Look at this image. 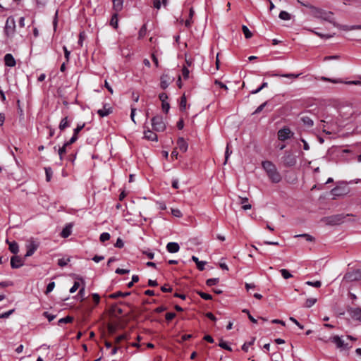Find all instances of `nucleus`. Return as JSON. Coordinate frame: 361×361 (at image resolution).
I'll return each mask as SVG.
<instances>
[{
    "instance_id": "423d86ee",
    "label": "nucleus",
    "mask_w": 361,
    "mask_h": 361,
    "mask_svg": "<svg viewBox=\"0 0 361 361\" xmlns=\"http://www.w3.org/2000/svg\"><path fill=\"white\" fill-rule=\"evenodd\" d=\"M293 136V133L288 127H284L278 131V139L281 141H285Z\"/></svg>"
},
{
    "instance_id": "4468645a",
    "label": "nucleus",
    "mask_w": 361,
    "mask_h": 361,
    "mask_svg": "<svg viewBox=\"0 0 361 361\" xmlns=\"http://www.w3.org/2000/svg\"><path fill=\"white\" fill-rule=\"evenodd\" d=\"M177 145L179 149L185 152L188 150V145L183 137H179L177 140Z\"/></svg>"
},
{
    "instance_id": "39448f33",
    "label": "nucleus",
    "mask_w": 361,
    "mask_h": 361,
    "mask_svg": "<svg viewBox=\"0 0 361 361\" xmlns=\"http://www.w3.org/2000/svg\"><path fill=\"white\" fill-rule=\"evenodd\" d=\"M329 340L336 344L337 348L340 349L341 350H348L351 348L350 345H348V343H345V341L338 336H334L333 337H331Z\"/></svg>"
},
{
    "instance_id": "e2e57ef3",
    "label": "nucleus",
    "mask_w": 361,
    "mask_h": 361,
    "mask_svg": "<svg viewBox=\"0 0 361 361\" xmlns=\"http://www.w3.org/2000/svg\"><path fill=\"white\" fill-rule=\"evenodd\" d=\"M124 245L123 241L121 238H118L115 243V247L122 248Z\"/></svg>"
},
{
    "instance_id": "2eb2a0df",
    "label": "nucleus",
    "mask_w": 361,
    "mask_h": 361,
    "mask_svg": "<svg viewBox=\"0 0 361 361\" xmlns=\"http://www.w3.org/2000/svg\"><path fill=\"white\" fill-rule=\"evenodd\" d=\"M4 62L6 66L13 67L16 66V60L11 54H6L4 56Z\"/></svg>"
},
{
    "instance_id": "c03bdc74",
    "label": "nucleus",
    "mask_w": 361,
    "mask_h": 361,
    "mask_svg": "<svg viewBox=\"0 0 361 361\" xmlns=\"http://www.w3.org/2000/svg\"><path fill=\"white\" fill-rule=\"evenodd\" d=\"M147 33L146 25H143L139 31V38H143Z\"/></svg>"
},
{
    "instance_id": "a211bd4d",
    "label": "nucleus",
    "mask_w": 361,
    "mask_h": 361,
    "mask_svg": "<svg viewBox=\"0 0 361 361\" xmlns=\"http://www.w3.org/2000/svg\"><path fill=\"white\" fill-rule=\"evenodd\" d=\"M6 243L8 244L9 245V250L13 253V254H17L19 251V247H18V245L16 242L15 241H13V242H9L8 240H6Z\"/></svg>"
},
{
    "instance_id": "9b49d317",
    "label": "nucleus",
    "mask_w": 361,
    "mask_h": 361,
    "mask_svg": "<svg viewBox=\"0 0 361 361\" xmlns=\"http://www.w3.org/2000/svg\"><path fill=\"white\" fill-rule=\"evenodd\" d=\"M23 265L22 258L18 255L13 256L11 259V266L13 269H18Z\"/></svg>"
},
{
    "instance_id": "f03ea898",
    "label": "nucleus",
    "mask_w": 361,
    "mask_h": 361,
    "mask_svg": "<svg viewBox=\"0 0 361 361\" xmlns=\"http://www.w3.org/2000/svg\"><path fill=\"white\" fill-rule=\"evenodd\" d=\"M310 13L311 14L317 18L322 19L325 21H328L330 23H333L334 19L333 17V13L330 11H326L323 9L314 7V6H310Z\"/></svg>"
},
{
    "instance_id": "a878e982",
    "label": "nucleus",
    "mask_w": 361,
    "mask_h": 361,
    "mask_svg": "<svg viewBox=\"0 0 361 361\" xmlns=\"http://www.w3.org/2000/svg\"><path fill=\"white\" fill-rule=\"evenodd\" d=\"M294 237L295 238H304L308 242H313L315 240V238L312 235L307 234V233L295 235Z\"/></svg>"
},
{
    "instance_id": "412c9836",
    "label": "nucleus",
    "mask_w": 361,
    "mask_h": 361,
    "mask_svg": "<svg viewBox=\"0 0 361 361\" xmlns=\"http://www.w3.org/2000/svg\"><path fill=\"white\" fill-rule=\"evenodd\" d=\"M123 1L122 0H113V8L117 12H119L123 8Z\"/></svg>"
},
{
    "instance_id": "052dcab7",
    "label": "nucleus",
    "mask_w": 361,
    "mask_h": 361,
    "mask_svg": "<svg viewBox=\"0 0 361 361\" xmlns=\"http://www.w3.org/2000/svg\"><path fill=\"white\" fill-rule=\"evenodd\" d=\"M162 110L165 112V113H168L169 109H170V105L168 102H162Z\"/></svg>"
},
{
    "instance_id": "c9c22d12",
    "label": "nucleus",
    "mask_w": 361,
    "mask_h": 361,
    "mask_svg": "<svg viewBox=\"0 0 361 361\" xmlns=\"http://www.w3.org/2000/svg\"><path fill=\"white\" fill-rule=\"evenodd\" d=\"M280 272L285 279H288L293 277V275L286 269H282L280 270Z\"/></svg>"
},
{
    "instance_id": "6e6d98bb",
    "label": "nucleus",
    "mask_w": 361,
    "mask_h": 361,
    "mask_svg": "<svg viewBox=\"0 0 361 361\" xmlns=\"http://www.w3.org/2000/svg\"><path fill=\"white\" fill-rule=\"evenodd\" d=\"M78 140V135L73 134L72 137L69 140V141L65 142V146H69L70 145L74 143Z\"/></svg>"
},
{
    "instance_id": "13d9d810",
    "label": "nucleus",
    "mask_w": 361,
    "mask_h": 361,
    "mask_svg": "<svg viewBox=\"0 0 361 361\" xmlns=\"http://www.w3.org/2000/svg\"><path fill=\"white\" fill-rule=\"evenodd\" d=\"M80 283L78 281H75L73 286L70 289V293H75L79 288Z\"/></svg>"
},
{
    "instance_id": "9d476101",
    "label": "nucleus",
    "mask_w": 361,
    "mask_h": 361,
    "mask_svg": "<svg viewBox=\"0 0 361 361\" xmlns=\"http://www.w3.org/2000/svg\"><path fill=\"white\" fill-rule=\"evenodd\" d=\"M349 190L346 187L337 186L331 190V194L334 197L343 196L348 192Z\"/></svg>"
},
{
    "instance_id": "603ef678",
    "label": "nucleus",
    "mask_w": 361,
    "mask_h": 361,
    "mask_svg": "<svg viewBox=\"0 0 361 361\" xmlns=\"http://www.w3.org/2000/svg\"><path fill=\"white\" fill-rule=\"evenodd\" d=\"M232 152L230 151L229 149V145L228 144L226 146V152H225V161H224V164H226L227 163V161L228 159V157L231 154Z\"/></svg>"
},
{
    "instance_id": "f257e3e1",
    "label": "nucleus",
    "mask_w": 361,
    "mask_h": 361,
    "mask_svg": "<svg viewBox=\"0 0 361 361\" xmlns=\"http://www.w3.org/2000/svg\"><path fill=\"white\" fill-rule=\"evenodd\" d=\"M262 166L265 170L269 179L275 183H279L281 180V176L277 171L276 166L269 161L262 162Z\"/></svg>"
},
{
    "instance_id": "bb28decb",
    "label": "nucleus",
    "mask_w": 361,
    "mask_h": 361,
    "mask_svg": "<svg viewBox=\"0 0 361 361\" xmlns=\"http://www.w3.org/2000/svg\"><path fill=\"white\" fill-rule=\"evenodd\" d=\"M301 120H302V123H303L305 126H308V127H312V126H313V125H314V122H313V121H312V118H311L310 117H309V116H303V117H302V118H301Z\"/></svg>"
},
{
    "instance_id": "4c0bfd02",
    "label": "nucleus",
    "mask_w": 361,
    "mask_h": 361,
    "mask_svg": "<svg viewBox=\"0 0 361 361\" xmlns=\"http://www.w3.org/2000/svg\"><path fill=\"white\" fill-rule=\"evenodd\" d=\"M197 293L204 300H209L212 299V296L210 294L202 291H197Z\"/></svg>"
},
{
    "instance_id": "09e8293b",
    "label": "nucleus",
    "mask_w": 361,
    "mask_h": 361,
    "mask_svg": "<svg viewBox=\"0 0 361 361\" xmlns=\"http://www.w3.org/2000/svg\"><path fill=\"white\" fill-rule=\"evenodd\" d=\"M15 310L12 309L8 312H6L4 313L0 314V319H5L8 318L11 314H12L14 312Z\"/></svg>"
},
{
    "instance_id": "58836bf2",
    "label": "nucleus",
    "mask_w": 361,
    "mask_h": 361,
    "mask_svg": "<svg viewBox=\"0 0 361 361\" xmlns=\"http://www.w3.org/2000/svg\"><path fill=\"white\" fill-rule=\"evenodd\" d=\"M67 147L68 146H65V143H64L63 145L61 147H59L58 149V154L59 155L61 160L63 159V154L66 153V147Z\"/></svg>"
},
{
    "instance_id": "473e14b6",
    "label": "nucleus",
    "mask_w": 361,
    "mask_h": 361,
    "mask_svg": "<svg viewBox=\"0 0 361 361\" xmlns=\"http://www.w3.org/2000/svg\"><path fill=\"white\" fill-rule=\"evenodd\" d=\"M317 300L316 298H308L306 300L305 303V307L307 308L312 307L316 302Z\"/></svg>"
},
{
    "instance_id": "4be33fe9",
    "label": "nucleus",
    "mask_w": 361,
    "mask_h": 361,
    "mask_svg": "<svg viewBox=\"0 0 361 361\" xmlns=\"http://www.w3.org/2000/svg\"><path fill=\"white\" fill-rule=\"evenodd\" d=\"M332 25L336 27H338L339 29L346 30V31L355 30V26H348V25H340V24L337 23L336 22H335L334 20Z\"/></svg>"
},
{
    "instance_id": "864d4df0",
    "label": "nucleus",
    "mask_w": 361,
    "mask_h": 361,
    "mask_svg": "<svg viewBox=\"0 0 361 361\" xmlns=\"http://www.w3.org/2000/svg\"><path fill=\"white\" fill-rule=\"evenodd\" d=\"M68 262H69V259H64V258L59 259L58 260V265L63 267L67 265Z\"/></svg>"
},
{
    "instance_id": "20e7f679",
    "label": "nucleus",
    "mask_w": 361,
    "mask_h": 361,
    "mask_svg": "<svg viewBox=\"0 0 361 361\" xmlns=\"http://www.w3.org/2000/svg\"><path fill=\"white\" fill-rule=\"evenodd\" d=\"M350 214L345 215L343 214H336V215H333V216L326 217L325 221H326V224H328L337 225V224H340L342 222H343L346 216H348Z\"/></svg>"
},
{
    "instance_id": "a19ab883",
    "label": "nucleus",
    "mask_w": 361,
    "mask_h": 361,
    "mask_svg": "<svg viewBox=\"0 0 361 361\" xmlns=\"http://www.w3.org/2000/svg\"><path fill=\"white\" fill-rule=\"evenodd\" d=\"M219 281V278L209 279L207 280L206 284L208 286H212L216 284Z\"/></svg>"
},
{
    "instance_id": "f3484780",
    "label": "nucleus",
    "mask_w": 361,
    "mask_h": 361,
    "mask_svg": "<svg viewBox=\"0 0 361 361\" xmlns=\"http://www.w3.org/2000/svg\"><path fill=\"white\" fill-rule=\"evenodd\" d=\"M144 137L145 139L151 141H157V135L154 132L150 130H147L144 131Z\"/></svg>"
},
{
    "instance_id": "0eeeda50",
    "label": "nucleus",
    "mask_w": 361,
    "mask_h": 361,
    "mask_svg": "<svg viewBox=\"0 0 361 361\" xmlns=\"http://www.w3.org/2000/svg\"><path fill=\"white\" fill-rule=\"evenodd\" d=\"M16 24L14 18L9 17L7 18L5 25V32L6 35L10 36L14 33Z\"/></svg>"
},
{
    "instance_id": "680f3d73",
    "label": "nucleus",
    "mask_w": 361,
    "mask_h": 361,
    "mask_svg": "<svg viewBox=\"0 0 361 361\" xmlns=\"http://www.w3.org/2000/svg\"><path fill=\"white\" fill-rule=\"evenodd\" d=\"M176 317V314L174 312H168L166 314V319L167 321L172 320Z\"/></svg>"
},
{
    "instance_id": "8fccbe9b",
    "label": "nucleus",
    "mask_w": 361,
    "mask_h": 361,
    "mask_svg": "<svg viewBox=\"0 0 361 361\" xmlns=\"http://www.w3.org/2000/svg\"><path fill=\"white\" fill-rule=\"evenodd\" d=\"M219 345L224 348V349H226L228 351H231L232 350V348L224 341H221V342L219 343Z\"/></svg>"
},
{
    "instance_id": "0e129e2a",
    "label": "nucleus",
    "mask_w": 361,
    "mask_h": 361,
    "mask_svg": "<svg viewBox=\"0 0 361 361\" xmlns=\"http://www.w3.org/2000/svg\"><path fill=\"white\" fill-rule=\"evenodd\" d=\"M45 172H46V179H47V181H50L51 177V174H52L51 170L50 169H45Z\"/></svg>"
},
{
    "instance_id": "dca6fc26",
    "label": "nucleus",
    "mask_w": 361,
    "mask_h": 361,
    "mask_svg": "<svg viewBox=\"0 0 361 361\" xmlns=\"http://www.w3.org/2000/svg\"><path fill=\"white\" fill-rule=\"evenodd\" d=\"M180 249L179 245L177 243L171 242L166 245V250L170 253H176Z\"/></svg>"
},
{
    "instance_id": "e433bc0d",
    "label": "nucleus",
    "mask_w": 361,
    "mask_h": 361,
    "mask_svg": "<svg viewBox=\"0 0 361 361\" xmlns=\"http://www.w3.org/2000/svg\"><path fill=\"white\" fill-rule=\"evenodd\" d=\"M305 284L310 286H313L315 288H319L322 286V282L320 281H306Z\"/></svg>"
},
{
    "instance_id": "c756f323",
    "label": "nucleus",
    "mask_w": 361,
    "mask_h": 361,
    "mask_svg": "<svg viewBox=\"0 0 361 361\" xmlns=\"http://www.w3.org/2000/svg\"><path fill=\"white\" fill-rule=\"evenodd\" d=\"M242 30L246 39H250L252 37V33L250 32V30L246 25L242 26Z\"/></svg>"
},
{
    "instance_id": "72a5a7b5",
    "label": "nucleus",
    "mask_w": 361,
    "mask_h": 361,
    "mask_svg": "<svg viewBox=\"0 0 361 361\" xmlns=\"http://www.w3.org/2000/svg\"><path fill=\"white\" fill-rule=\"evenodd\" d=\"M73 318L70 316H67L66 317L61 318L58 321V324L61 325L62 324L70 323L73 321Z\"/></svg>"
},
{
    "instance_id": "393cba45",
    "label": "nucleus",
    "mask_w": 361,
    "mask_h": 361,
    "mask_svg": "<svg viewBox=\"0 0 361 361\" xmlns=\"http://www.w3.org/2000/svg\"><path fill=\"white\" fill-rule=\"evenodd\" d=\"M300 74H293V73H287V74H271V76L274 77H283V78H298Z\"/></svg>"
},
{
    "instance_id": "b1692460",
    "label": "nucleus",
    "mask_w": 361,
    "mask_h": 361,
    "mask_svg": "<svg viewBox=\"0 0 361 361\" xmlns=\"http://www.w3.org/2000/svg\"><path fill=\"white\" fill-rule=\"evenodd\" d=\"M194 10L192 8H190V12H189V18L187 19L185 22V27H190L192 23V18L194 16Z\"/></svg>"
},
{
    "instance_id": "ddd939ff",
    "label": "nucleus",
    "mask_w": 361,
    "mask_h": 361,
    "mask_svg": "<svg viewBox=\"0 0 361 361\" xmlns=\"http://www.w3.org/2000/svg\"><path fill=\"white\" fill-rule=\"evenodd\" d=\"M112 112L111 108L109 106V104H104L103 108L102 109H99L97 111V114L101 117L107 116Z\"/></svg>"
},
{
    "instance_id": "ea45409f",
    "label": "nucleus",
    "mask_w": 361,
    "mask_h": 361,
    "mask_svg": "<svg viewBox=\"0 0 361 361\" xmlns=\"http://www.w3.org/2000/svg\"><path fill=\"white\" fill-rule=\"evenodd\" d=\"M279 18L284 20H288L290 19V15L286 11H281L279 13Z\"/></svg>"
},
{
    "instance_id": "f8f14e48",
    "label": "nucleus",
    "mask_w": 361,
    "mask_h": 361,
    "mask_svg": "<svg viewBox=\"0 0 361 361\" xmlns=\"http://www.w3.org/2000/svg\"><path fill=\"white\" fill-rule=\"evenodd\" d=\"M38 245L35 242H31L26 245L27 252L25 255V257L32 256L37 249Z\"/></svg>"
},
{
    "instance_id": "5701e85b",
    "label": "nucleus",
    "mask_w": 361,
    "mask_h": 361,
    "mask_svg": "<svg viewBox=\"0 0 361 361\" xmlns=\"http://www.w3.org/2000/svg\"><path fill=\"white\" fill-rule=\"evenodd\" d=\"M130 295V293L129 292H126V293H123L121 291H117L116 293H114L111 295H109V298H112V299H116L118 297H126L127 295Z\"/></svg>"
},
{
    "instance_id": "c85d7f7f",
    "label": "nucleus",
    "mask_w": 361,
    "mask_h": 361,
    "mask_svg": "<svg viewBox=\"0 0 361 361\" xmlns=\"http://www.w3.org/2000/svg\"><path fill=\"white\" fill-rule=\"evenodd\" d=\"M239 199L240 200V203L243 204L242 208L244 210H247L251 208V204H246L248 202V199L247 197L243 198V197H239Z\"/></svg>"
},
{
    "instance_id": "37998d69",
    "label": "nucleus",
    "mask_w": 361,
    "mask_h": 361,
    "mask_svg": "<svg viewBox=\"0 0 361 361\" xmlns=\"http://www.w3.org/2000/svg\"><path fill=\"white\" fill-rule=\"evenodd\" d=\"M110 239V234L109 233H102L100 235L99 240L101 242L104 243L106 240H109Z\"/></svg>"
},
{
    "instance_id": "de8ad7c7",
    "label": "nucleus",
    "mask_w": 361,
    "mask_h": 361,
    "mask_svg": "<svg viewBox=\"0 0 361 361\" xmlns=\"http://www.w3.org/2000/svg\"><path fill=\"white\" fill-rule=\"evenodd\" d=\"M54 287H55V283L50 282L47 286L45 293L49 294L50 292H51L54 290Z\"/></svg>"
},
{
    "instance_id": "774afa93",
    "label": "nucleus",
    "mask_w": 361,
    "mask_h": 361,
    "mask_svg": "<svg viewBox=\"0 0 361 361\" xmlns=\"http://www.w3.org/2000/svg\"><path fill=\"white\" fill-rule=\"evenodd\" d=\"M206 262L203 261H200L196 265L199 270L202 271L204 269V265Z\"/></svg>"
},
{
    "instance_id": "5fc2aeb1",
    "label": "nucleus",
    "mask_w": 361,
    "mask_h": 361,
    "mask_svg": "<svg viewBox=\"0 0 361 361\" xmlns=\"http://www.w3.org/2000/svg\"><path fill=\"white\" fill-rule=\"evenodd\" d=\"M267 102H265L262 103L261 105H259L256 109V110L255 111V112L253 114H257L260 113L263 110V109L267 106Z\"/></svg>"
},
{
    "instance_id": "cd10ccee",
    "label": "nucleus",
    "mask_w": 361,
    "mask_h": 361,
    "mask_svg": "<svg viewBox=\"0 0 361 361\" xmlns=\"http://www.w3.org/2000/svg\"><path fill=\"white\" fill-rule=\"evenodd\" d=\"M69 126V123L68 121V117H65L61 119L60 123H59V129L61 130H63L65 128Z\"/></svg>"
},
{
    "instance_id": "aec40b11",
    "label": "nucleus",
    "mask_w": 361,
    "mask_h": 361,
    "mask_svg": "<svg viewBox=\"0 0 361 361\" xmlns=\"http://www.w3.org/2000/svg\"><path fill=\"white\" fill-rule=\"evenodd\" d=\"M345 277L351 281L360 280L361 279V270H357L353 274L346 275Z\"/></svg>"
},
{
    "instance_id": "4d7b16f0",
    "label": "nucleus",
    "mask_w": 361,
    "mask_h": 361,
    "mask_svg": "<svg viewBox=\"0 0 361 361\" xmlns=\"http://www.w3.org/2000/svg\"><path fill=\"white\" fill-rule=\"evenodd\" d=\"M43 315L49 320V322H51L56 318V315L51 314L48 312H44Z\"/></svg>"
},
{
    "instance_id": "49530a36",
    "label": "nucleus",
    "mask_w": 361,
    "mask_h": 361,
    "mask_svg": "<svg viewBox=\"0 0 361 361\" xmlns=\"http://www.w3.org/2000/svg\"><path fill=\"white\" fill-rule=\"evenodd\" d=\"M189 73H190V71H189L188 68L187 67L184 66L182 69V76L185 80H186L189 78Z\"/></svg>"
},
{
    "instance_id": "69168bd1",
    "label": "nucleus",
    "mask_w": 361,
    "mask_h": 361,
    "mask_svg": "<svg viewBox=\"0 0 361 361\" xmlns=\"http://www.w3.org/2000/svg\"><path fill=\"white\" fill-rule=\"evenodd\" d=\"M129 271H130V270H128V269H121V268H118L116 270V273L118 274H128Z\"/></svg>"
},
{
    "instance_id": "6ab92c4d",
    "label": "nucleus",
    "mask_w": 361,
    "mask_h": 361,
    "mask_svg": "<svg viewBox=\"0 0 361 361\" xmlns=\"http://www.w3.org/2000/svg\"><path fill=\"white\" fill-rule=\"evenodd\" d=\"M71 228L72 226L71 224L66 225L62 230L61 233V236L62 238H68L71 234Z\"/></svg>"
},
{
    "instance_id": "1a4fd4ad",
    "label": "nucleus",
    "mask_w": 361,
    "mask_h": 361,
    "mask_svg": "<svg viewBox=\"0 0 361 361\" xmlns=\"http://www.w3.org/2000/svg\"><path fill=\"white\" fill-rule=\"evenodd\" d=\"M348 313L352 319L361 322V308L350 307L348 309Z\"/></svg>"
},
{
    "instance_id": "3c124183",
    "label": "nucleus",
    "mask_w": 361,
    "mask_h": 361,
    "mask_svg": "<svg viewBox=\"0 0 361 361\" xmlns=\"http://www.w3.org/2000/svg\"><path fill=\"white\" fill-rule=\"evenodd\" d=\"M310 31L312 32L313 33H314L315 35H317V36L320 37L321 38H331L334 35H324V34H322L320 32H316V31H314L312 30H310Z\"/></svg>"
},
{
    "instance_id": "f704fd0d",
    "label": "nucleus",
    "mask_w": 361,
    "mask_h": 361,
    "mask_svg": "<svg viewBox=\"0 0 361 361\" xmlns=\"http://www.w3.org/2000/svg\"><path fill=\"white\" fill-rule=\"evenodd\" d=\"M255 341V338H252L250 341L245 343L242 346V350L245 352H247L249 347L253 345Z\"/></svg>"
},
{
    "instance_id": "6e6552de",
    "label": "nucleus",
    "mask_w": 361,
    "mask_h": 361,
    "mask_svg": "<svg viewBox=\"0 0 361 361\" xmlns=\"http://www.w3.org/2000/svg\"><path fill=\"white\" fill-rule=\"evenodd\" d=\"M283 162L286 166H293L296 164V158L292 153L286 152L283 157Z\"/></svg>"
},
{
    "instance_id": "7c9ffc66",
    "label": "nucleus",
    "mask_w": 361,
    "mask_h": 361,
    "mask_svg": "<svg viewBox=\"0 0 361 361\" xmlns=\"http://www.w3.org/2000/svg\"><path fill=\"white\" fill-rule=\"evenodd\" d=\"M110 25L116 29L118 27V14L117 13H114L112 16L111 19L110 20Z\"/></svg>"
},
{
    "instance_id": "bf43d9fd",
    "label": "nucleus",
    "mask_w": 361,
    "mask_h": 361,
    "mask_svg": "<svg viewBox=\"0 0 361 361\" xmlns=\"http://www.w3.org/2000/svg\"><path fill=\"white\" fill-rule=\"evenodd\" d=\"M171 213L173 216H176V217H181L182 216V213L178 209H171Z\"/></svg>"
},
{
    "instance_id": "338daca9",
    "label": "nucleus",
    "mask_w": 361,
    "mask_h": 361,
    "mask_svg": "<svg viewBox=\"0 0 361 361\" xmlns=\"http://www.w3.org/2000/svg\"><path fill=\"white\" fill-rule=\"evenodd\" d=\"M63 49L64 51V55H65L66 61L68 62L69 59H70L71 52L67 49L66 47H65V46L63 47Z\"/></svg>"
},
{
    "instance_id": "79ce46f5",
    "label": "nucleus",
    "mask_w": 361,
    "mask_h": 361,
    "mask_svg": "<svg viewBox=\"0 0 361 361\" xmlns=\"http://www.w3.org/2000/svg\"><path fill=\"white\" fill-rule=\"evenodd\" d=\"M160 86L162 89H166L169 86V82L166 80V76H162L161 78V83H160Z\"/></svg>"
},
{
    "instance_id": "2f4dec72",
    "label": "nucleus",
    "mask_w": 361,
    "mask_h": 361,
    "mask_svg": "<svg viewBox=\"0 0 361 361\" xmlns=\"http://www.w3.org/2000/svg\"><path fill=\"white\" fill-rule=\"evenodd\" d=\"M186 103H187L186 97L185 94H183L180 97V109L181 111H185L186 109Z\"/></svg>"
},
{
    "instance_id": "a18cd8bd",
    "label": "nucleus",
    "mask_w": 361,
    "mask_h": 361,
    "mask_svg": "<svg viewBox=\"0 0 361 361\" xmlns=\"http://www.w3.org/2000/svg\"><path fill=\"white\" fill-rule=\"evenodd\" d=\"M85 126V123L82 124H78L77 127L73 130V134L78 135V134L83 129Z\"/></svg>"
},
{
    "instance_id": "7ed1b4c3",
    "label": "nucleus",
    "mask_w": 361,
    "mask_h": 361,
    "mask_svg": "<svg viewBox=\"0 0 361 361\" xmlns=\"http://www.w3.org/2000/svg\"><path fill=\"white\" fill-rule=\"evenodd\" d=\"M152 126L157 132H163L166 129V124L161 116H154L152 118Z\"/></svg>"
}]
</instances>
